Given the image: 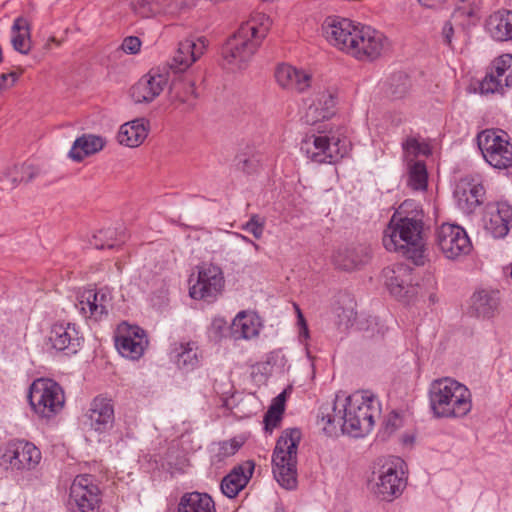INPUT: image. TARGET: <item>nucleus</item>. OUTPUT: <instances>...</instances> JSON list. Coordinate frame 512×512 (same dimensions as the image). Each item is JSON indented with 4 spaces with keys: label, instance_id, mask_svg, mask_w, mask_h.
I'll use <instances>...</instances> for the list:
<instances>
[{
    "label": "nucleus",
    "instance_id": "obj_5",
    "mask_svg": "<svg viewBox=\"0 0 512 512\" xmlns=\"http://www.w3.org/2000/svg\"><path fill=\"white\" fill-rule=\"evenodd\" d=\"M428 393L430 408L436 418H463L472 409L470 390L454 378L443 377L432 381Z\"/></svg>",
    "mask_w": 512,
    "mask_h": 512
},
{
    "label": "nucleus",
    "instance_id": "obj_40",
    "mask_svg": "<svg viewBox=\"0 0 512 512\" xmlns=\"http://www.w3.org/2000/svg\"><path fill=\"white\" fill-rule=\"evenodd\" d=\"M428 173L421 161L410 163L408 166L407 185L415 191H424L427 188Z\"/></svg>",
    "mask_w": 512,
    "mask_h": 512
},
{
    "label": "nucleus",
    "instance_id": "obj_15",
    "mask_svg": "<svg viewBox=\"0 0 512 512\" xmlns=\"http://www.w3.org/2000/svg\"><path fill=\"white\" fill-rule=\"evenodd\" d=\"M413 269L403 263L387 266L382 270V280L390 294L400 300H408L416 294Z\"/></svg>",
    "mask_w": 512,
    "mask_h": 512
},
{
    "label": "nucleus",
    "instance_id": "obj_30",
    "mask_svg": "<svg viewBox=\"0 0 512 512\" xmlns=\"http://www.w3.org/2000/svg\"><path fill=\"white\" fill-rule=\"evenodd\" d=\"M173 357L179 368L193 370L200 364L201 353L196 342H181L175 346Z\"/></svg>",
    "mask_w": 512,
    "mask_h": 512
},
{
    "label": "nucleus",
    "instance_id": "obj_9",
    "mask_svg": "<svg viewBox=\"0 0 512 512\" xmlns=\"http://www.w3.org/2000/svg\"><path fill=\"white\" fill-rule=\"evenodd\" d=\"M484 159L496 169L512 166V144L509 135L500 129H486L477 136Z\"/></svg>",
    "mask_w": 512,
    "mask_h": 512
},
{
    "label": "nucleus",
    "instance_id": "obj_31",
    "mask_svg": "<svg viewBox=\"0 0 512 512\" xmlns=\"http://www.w3.org/2000/svg\"><path fill=\"white\" fill-rule=\"evenodd\" d=\"M104 147V140L100 136L84 134L78 137L69 152V156L75 161H82L85 157L95 154Z\"/></svg>",
    "mask_w": 512,
    "mask_h": 512
},
{
    "label": "nucleus",
    "instance_id": "obj_22",
    "mask_svg": "<svg viewBox=\"0 0 512 512\" xmlns=\"http://www.w3.org/2000/svg\"><path fill=\"white\" fill-rule=\"evenodd\" d=\"M207 47L204 37L187 38L179 43L178 49L170 62L175 72H183L196 62Z\"/></svg>",
    "mask_w": 512,
    "mask_h": 512
},
{
    "label": "nucleus",
    "instance_id": "obj_50",
    "mask_svg": "<svg viewBox=\"0 0 512 512\" xmlns=\"http://www.w3.org/2000/svg\"><path fill=\"white\" fill-rule=\"evenodd\" d=\"M463 16H467L469 19H476L477 9L475 7L466 6L465 3H463L455 9L452 18L458 20Z\"/></svg>",
    "mask_w": 512,
    "mask_h": 512
},
{
    "label": "nucleus",
    "instance_id": "obj_46",
    "mask_svg": "<svg viewBox=\"0 0 512 512\" xmlns=\"http://www.w3.org/2000/svg\"><path fill=\"white\" fill-rule=\"evenodd\" d=\"M402 148L405 157L418 156L420 154L426 155L429 153L428 146L415 137H407L402 142Z\"/></svg>",
    "mask_w": 512,
    "mask_h": 512
},
{
    "label": "nucleus",
    "instance_id": "obj_39",
    "mask_svg": "<svg viewBox=\"0 0 512 512\" xmlns=\"http://www.w3.org/2000/svg\"><path fill=\"white\" fill-rule=\"evenodd\" d=\"M497 306V299L486 291L477 292L472 297V307L478 316L491 317Z\"/></svg>",
    "mask_w": 512,
    "mask_h": 512
},
{
    "label": "nucleus",
    "instance_id": "obj_6",
    "mask_svg": "<svg viewBox=\"0 0 512 512\" xmlns=\"http://www.w3.org/2000/svg\"><path fill=\"white\" fill-rule=\"evenodd\" d=\"M301 435L297 428L286 429L277 440L273 452V474L285 489H293L296 486L297 449Z\"/></svg>",
    "mask_w": 512,
    "mask_h": 512
},
{
    "label": "nucleus",
    "instance_id": "obj_3",
    "mask_svg": "<svg viewBox=\"0 0 512 512\" xmlns=\"http://www.w3.org/2000/svg\"><path fill=\"white\" fill-rule=\"evenodd\" d=\"M424 214L413 200H405L392 215L383 234L386 250L396 252L416 265L425 261Z\"/></svg>",
    "mask_w": 512,
    "mask_h": 512
},
{
    "label": "nucleus",
    "instance_id": "obj_32",
    "mask_svg": "<svg viewBox=\"0 0 512 512\" xmlns=\"http://www.w3.org/2000/svg\"><path fill=\"white\" fill-rule=\"evenodd\" d=\"M215 504L206 493H185L179 501L178 512H215Z\"/></svg>",
    "mask_w": 512,
    "mask_h": 512
},
{
    "label": "nucleus",
    "instance_id": "obj_44",
    "mask_svg": "<svg viewBox=\"0 0 512 512\" xmlns=\"http://www.w3.org/2000/svg\"><path fill=\"white\" fill-rule=\"evenodd\" d=\"M241 445L242 444L235 439L219 442L213 449V462H222L226 458L233 456Z\"/></svg>",
    "mask_w": 512,
    "mask_h": 512
},
{
    "label": "nucleus",
    "instance_id": "obj_36",
    "mask_svg": "<svg viewBox=\"0 0 512 512\" xmlns=\"http://www.w3.org/2000/svg\"><path fill=\"white\" fill-rule=\"evenodd\" d=\"M125 242V233L117 228H107L99 230L93 235L90 244L96 249H113Z\"/></svg>",
    "mask_w": 512,
    "mask_h": 512
},
{
    "label": "nucleus",
    "instance_id": "obj_51",
    "mask_svg": "<svg viewBox=\"0 0 512 512\" xmlns=\"http://www.w3.org/2000/svg\"><path fill=\"white\" fill-rule=\"evenodd\" d=\"M440 35L442 42L450 48H453L454 27L451 21L444 22Z\"/></svg>",
    "mask_w": 512,
    "mask_h": 512
},
{
    "label": "nucleus",
    "instance_id": "obj_28",
    "mask_svg": "<svg viewBox=\"0 0 512 512\" xmlns=\"http://www.w3.org/2000/svg\"><path fill=\"white\" fill-rule=\"evenodd\" d=\"M486 29L496 41L512 40V11L503 9L491 14L487 19Z\"/></svg>",
    "mask_w": 512,
    "mask_h": 512
},
{
    "label": "nucleus",
    "instance_id": "obj_13",
    "mask_svg": "<svg viewBox=\"0 0 512 512\" xmlns=\"http://www.w3.org/2000/svg\"><path fill=\"white\" fill-rule=\"evenodd\" d=\"M41 458L40 450L33 443L25 440L10 441L2 455L3 463L9 464L11 469L18 471L35 469Z\"/></svg>",
    "mask_w": 512,
    "mask_h": 512
},
{
    "label": "nucleus",
    "instance_id": "obj_47",
    "mask_svg": "<svg viewBox=\"0 0 512 512\" xmlns=\"http://www.w3.org/2000/svg\"><path fill=\"white\" fill-rule=\"evenodd\" d=\"M284 412V403L274 402L265 414L264 422L267 430L276 428Z\"/></svg>",
    "mask_w": 512,
    "mask_h": 512
},
{
    "label": "nucleus",
    "instance_id": "obj_14",
    "mask_svg": "<svg viewBox=\"0 0 512 512\" xmlns=\"http://www.w3.org/2000/svg\"><path fill=\"white\" fill-rule=\"evenodd\" d=\"M437 244L448 259H456L471 250V242L466 231L459 225L442 224L436 233Z\"/></svg>",
    "mask_w": 512,
    "mask_h": 512
},
{
    "label": "nucleus",
    "instance_id": "obj_4",
    "mask_svg": "<svg viewBox=\"0 0 512 512\" xmlns=\"http://www.w3.org/2000/svg\"><path fill=\"white\" fill-rule=\"evenodd\" d=\"M271 26L270 18L256 13L243 23L222 49L224 66L232 71L244 68L251 60Z\"/></svg>",
    "mask_w": 512,
    "mask_h": 512
},
{
    "label": "nucleus",
    "instance_id": "obj_27",
    "mask_svg": "<svg viewBox=\"0 0 512 512\" xmlns=\"http://www.w3.org/2000/svg\"><path fill=\"white\" fill-rule=\"evenodd\" d=\"M367 257V250L363 246H344L334 252L332 261L338 269L352 271L363 265Z\"/></svg>",
    "mask_w": 512,
    "mask_h": 512
},
{
    "label": "nucleus",
    "instance_id": "obj_58",
    "mask_svg": "<svg viewBox=\"0 0 512 512\" xmlns=\"http://www.w3.org/2000/svg\"><path fill=\"white\" fill-rule=\"evenodd\" d=\"M275 512H284V510L282 508H277Z\"/></svg>",
    "mask_w": 512,
    "mask_h": 512
},
{
    "label": "nucleus",
    "instance_id": "obj_34",
    "mask_svg": "<svg viewBox=\"0 0 512 512\" xmlns=\"http://www.w3.org/2000/svg\"><path fill=\"white\" fill-rule=\"evenodd\" d=\"M175 0H132L134 12L142 18H150L162 12H171Z\"/></svg>",
    "mask_w": 512,
    "mask_h": 512
},
{
    "label": "nucleus",
    "instance_id": "obj_18",
    "mask_svg": "<svg viewBox=\"0 0 512 512\" xmlns=\"http://www.w3.org/2000/svg\"><path fill=\"white\" fill-rule=\"evenodd\" d=\"M485 189L478 176L461 178L454 190L458 208L465 214L473 213L484 201Z\"/></svg>",
    "mask_w": 512,
    "mask_h": 512
},
{
    "label": "nucleus",
    "instance_id": "obj_55",
    "mask_svg": "<svg viewBox=\"0 0 512 512\" xmlns=\"http://www.w3.org/2000/svg\"><path fill=\"white\" fill-rule=\"evenodd\" d=\"M225 326L226 321L223 318H215L212 322V328L217 331H220Z\"/></svg>",
    "mask_w": 512,
    "mask_h": 512
},
{
    "label": "nucleus",
    "instance_id": "obj_35",
    "mask_svg": "<svg viewBox=\"0 0 512 512\" xmlns=\"http://www.w3.org/2000/svg\"><path fill=\"white\" fill-rule=\"evenodd\" d=\"M249 476L242 467L234 468L221 481V491L228 498H234L247 485Z\"/></svg>",
    "mask_w": 512,
    "mask_h": 512
},
{
    "label": "nucleus",
    "instance_id": "obj_19",
    "mask_svg": "<svg viewBox=\"0 0 512 512\" xmlns=\"http://www.w3.org/2000/svg\"><path fill=\"white\" fill-rule=\"evenodd\" d=\"M115 346L123 357L138 360L148 346V338L142 328L125 326L119 329L115 337Z\"/></svg>",
    "mask_w": 512,
    "mask_h": 512
},
{
    "label": "nucleus",
    "instance_id": "obj_24",
    "mask_svg": "<svg viewBox=\"0 0 512 512\" xmlns=\"http://www.w3.org/2000/svg\"><path fill=\"white\" fill-rule=\"evenodd\" d=\"M277 83L285 89L304 92L311 85V75L303 69L281 64L275 70Z\"/></svg>",
    "mask_w": 512,
    "mask_h": 512
},
{
    "label": "nucleus",
    "instance_id": "obj_57",
    "mask_svg": "<svg viewBox=\"0 0 512 512\" xmlns=\"http://www.w3.org/2000/svg\"><path fill=\"white\" fill-rule=\"evenodd\" d=\"M283 401H284V393H281V394H279V395L277 396V398H276V401H275V402H281V403H283Z\"/></svg>",
    "mask_w": 512,
    "mask_h": 512
},
{
    "label": "nucleus",
    "instance_id": "obj_2",
    "mask_svg": "<svg viewBox=\"0 0 512 512\" xmlns=\"http://www.w3.org/2000/svg\"><path fill=\"white\" fill-rule=\"evenodd\" d=\"M321 30L330 45L361 61L377 59L388 46L382 32L339 16L326 17Z\"/></svg>",
    "mask_w": 512,
    "mask_h": 512
},
{
    "label": "nucleus",
    "instance_id": "obj_37",
    "mask_svg": "<svg viewBox=\"0 0 512 512\" xmlns=\"http://www.w3.org/2000/svg\"><path fill=\"white\" fill-rule=\"evenodd\" d=\"M38 174V169L31 164H23L10 169L2 179L8 182L7 188H14L21 182H29Z\"/></svg>",
    "mask_w": 512,
    "mask_h": 512
},
{
    "label": "nucleus",
    "instance_id": "obj_1",
    "mask_svg": "<svg viewBox=\"0 0 512 512\" xmlns=\"http://www.w3.org/2000/svg\"><path fill=\"white\" fill-rule=\"evenodd\" d=\"M380 413V403L372 392L356 391L345 398L337 395L333 403L322 405L318 418L329 432L339 427L343 433L360 437L372 430Z\"/></svg>",
    "mask_w": 512,
    "mask_h": 512
},
{
    "label": "nucleus",
    "instance_id": "obj_42",
    "mask_svg": "<svg viewBox=\"0 0 512 512\" xmlns=\"http://www.w3.org/2000/svg\"><path fill=\"white\" fill-rule=\"evenodd\" d=\"M94 301L92 300V291L83 290L77 296L76 309L85 319L100 321L103 317H97L94 314Z\"/></svg>",
    "mask_w": 512,
    "mask_h": 512
},
{
    "label": "nucleus",
    "instance_id": "obj_10",
    "mask_svg": "<svg viewBox=\"0 0 512 512\" xmlns=\"http://www.w3.org/2000/svg\"><path fill=\"white\" fill-rule=\"evenodd\" d=\"M406 464L400 457H389L379 468L374 493L385 501L400 496L406 487Z\"/></svg>",
    "mask_w": 512,
    "mask_h": 512
},
{
    "label": "nucleus",
    "instance_id": "obj_38",
    "mask_svg": "<svg viewBox=\"0 0 512 512\" xmlns=\"http://www.w3.org/2000/svg\"><path fill=\"white\" fill-rule=\"evenodd\" d=\"M171 97L173 100L186 105L188 109L191 108L197 98L194 81L185 79L178 84H174L171 88Z\"/></svg>",
    "mask_w": 512,
    "mask_h": 512
},
{
    "label": "nucleus",
    "instance_id": "obj_29",
    "mask_svg": "<svg viewBox=\"0 0 512 512\" xmlns=\"http://www.w3.org/2000/svg\"><path fill=\"white\" fill-rule=\"evenodd\" d=\"M148 135V122L136 119L120 127L117 135L118 142L127 147H138Z\"/></svg>",
    "mask_w": 512,
    "mask_h": 512
},
{
    "label": "nucleus",
    "instance_id": "obj_25",
    "mask_svg": "<svg viewBox=\"0 0 512 512\" xmlns=\"http://www.w3.org/2000/svg\"><path fill=\"white\" fill-rule=\"evenodd\" d=\"M88 418L90 426L98 432H104L112 427L114 422V408L111 400L96 397L91 403Z\"/></svg>",
    "mask_w": 512,
    "mask_h": 512
},
{
    "label": "nucleus",
    "instance_id": "obj_48",
    "mask_svg": "<svg viewBox=\"0 0 512 512\" xmlns=\"http://www.w3.org/2000/svg\"><path fill=\"white\" fill-rule=\"evenodd\" d=\"M265 228V220L258 214H253L249 221L242 225L241 229L252 234L256 239H260Z\"/></svg>",
    "mask_w": 512,
    "mask_h": 512
},
{
    "label": "nucleus",
    "instance_id": "obj_20",
    "mask_svg": "<svg viewBox=\"0 0 512 512\" xmlns=\"http://www.w3.org/2000/svg\"><path fill=\"white\" fill-rule=\"evenodd\" d=\"M168 81L167 71L152 69L131 88V96L136 103L151 102L161 94Z\"/></svg>",
    "mask_w": 512,
    "mask_h": 512
},
{
    "label": "nucleus",
    "instance_id": "obj_54",
    "mask_svg": "<svg viewBox=\"0 0 512 512\" xmlns=\"http://www.w3.org/2000/svg\"><path fill=\"white\" fill-rule=\"evenodd\" d=\"M296 310H297V314H298V325L300 326L301 328V334L303 333L305 336H307L308 334V328H307V325H306V321L300 311V309L296 306Z\"/></svg>",
    "mask_w": 512,
    "mask_h": 512
},
{
    "label": "nucleus",
    "instance_id": "obj_33",
    "mask_svg": "<svg viewBox=\"0 0 512 512\" xmlns=\"http://www.w3.org/2000/svg\"><path fill=\"white\" fill-rule=\"evenodd\" d=\"M13 48L21 54H28L31 49L30 25L27 19L18 17L12 25Z\"/></svg>",
    "mask_w": 512,
    "mask_h": 512
},
{
    "label": "nucleus",
    "instance_id": "obj_21",
    "mask_svg": "<svg viewBox=\"0 0 512 512\" xmlns=\"http://www.w3.org/2000/svg\"><path fill=\"white\" fill-rule=\"evenodd\" d=\"M83 337L75 324L55 323L49 333V342L51 346L67 355L76 354L80 349Z\"/></svg>",
    "mask_w": 512,
    "mask_h": 512
},
{
    "label": "nucleus",
    "instance_id": "obj_11",
    "mask_svg": "<svg viewBox=\"0 0 512 512\" xmlns=\"http://www.w3.org/2000/svg\"><path fill=\"white\" fill-rule=\"evenodd\" d=\"M101 492L91 475H78L70 487L69 507L74 512H98Z\"/></svg>",
    "mask_w": 512,
    "mask_h": 512
},
{
    "label": "nucleus",
    "instance_id": "obj_16",
    "mask_svg": "<svg viewBox=\"0 0 512 512\" xmlns=\"http://www.w3.org/2000/svg\"><path fill=\"white\" fill-rule=\"evenodd\" d=\"M512 86V55L503 54L491 64L486 76L480 82L481 94L503 93Z\"/></svg>",
    "mask_w": 512,
    "mask_h": 512
},
{
    "label": "nucleus",
    "instance_id": "obj_43",
    "mask_svg": "<svg viewBox=\"0 0 512 512\" xmlns=\"http://www.w3.org/2000/svg\"><path fill=\"white\" fill-rule=\"evenodd\" d=\"M411 82L406 74L398 73L391 77L389 93L394 99L403 98L409 91Z\"/></svg>",
    "mask_w": 512,
    "mask_h": 512
},
{
    "label": "nucleus",
    "instance_id": "obj_52",
    "mask_svg": "<svg viewBox=\"0 0 512 512\" xmlns=\"http://www.w3.org/2000/svg\"><path fill=\"white\" fill-rule=\"evenodd\" d=\"M18 75L15 72L3 73L0 75V90H5L14 85Z\"/></svg>",
    "mask_w": 512,
    "mask_h": 512
},
{
    "label": "nucleus",
    "instance_id": "obj_49",
    "mask_svg": "<svg viewBox=\"0 0 512 512\" xmlns=\"http://www.w3.org/2000/svg\"><path fill=\"white\" fill-rule=\"evenodd\" d=\"M121 48L127 54H137L141 48V40L136 36H128L123 40Z\"/></svg>",
    "mask_w": 512,
    "mask_h": 512
},
{
    "label": "nucleus",
    "instance_id": "obj_56",
    "mask_svg": "<svg viewBox=\"0 0 512 512\" xmlns=\"http://www.w3.org/2000/svg\"><path fill=\"white\" fill-rule=\"evenodd\" d=\"M235 237L241 239L243 242L245 243H248V244H251L253 245V247L258 250L259 249V245L257 243H255L254 241H252L250 238H248L247 236L245 235H242L240 233H234L233 234Z\"/></svg>",
    "mask_w": 512,
    "mask_h": 512
},
{
    "label": "nucleus",
    "instance_id": "obj_7",
    "mask_svg": "<svg viewBox=\"0 0 512 512\" xmlns=\"http://www.w3.org/2000/svg\"><path fill=\"white\" fill-rule=\"evenodd\" d=\"M349 141L341 134L329 131L307 135L301 142V151L313 162L334 164L349 152Z\"/></svg>",
    "mask_w": 512,
    "mask_h": 512
},
{
    "label": "nucleus",
    "instance_id": "obj_23",
    "mask_svg": "<svg viewBox=\"0 0 512 512\" xmlns=\"http://www.w3.org/2000/svg\"><path fill=\"white\" fill-rule=\"evenodd\" d=\"M336 99L331 91L324 90L315 94L302 119L308 125L331 118L335 114Z\"/></svg>",
    "mask_w": 512,
    "mask_h": 512
},
{
    "label": "nucleus",
    "instance_id": "obj_12",
    "mask_svg": "<svg viewBox=\"0 0 512 512\" xmlns=\"http://www.w3.org/2000/svg\"><path fill=\"white\" fill-rule=\"evenodd\" d=\"M224 275L220 267L204 263L198 268L197 281L190 287L193 299L214 301L223 291Z\"/></svg>",
    "mask_w": 512,
    "mask_h": 512
},
{
    "label": "nucleus",
    "instance_id": "obj_26",
    "mask_svg": "<svg viewBox=\"0 0 512 512\" xmlns=\"http://www.w3.org/2000/svg\"><path fill=\"white\" fill-rule=\"evenodd\" d=\"M262 323L254 313L239 312L231 324V335L235 340H251L259 336Z\"/></svg>",
    "mask_w": 512,
    "mask_h": 512
},
{
    "label": "nucleus",
    "instance_id": "obj_45",
    "mask_svg": "<svg viewBox=\"0 0 512 512\" xmlns=\"http://www.w3.org/2000/svg\"><path fill=\"white\" fill-rule=\"evenodd\" d=\"M260 163L259 156L248 153V152H241L235 157V165L238 170L251 174L254 173Z\"/></svg>",
    "mask_w": 512,
    "mask_h": 512
},
{
    "label": "nucleus",
    "instance_id": "obj_53",
    "mask_svg": "<svg viewBox=\"0 0 512 512\" xmlns=\"http://www.w3.org/2000/svg\"><path fill=\"white\" fill-rule=\"evenodd\" d=\"M399 425L400 418L398 417V415L396 413L391 414L386 422L387 429L391 427V431H394Z\"/></svg>",
    "mask_w": 512,
    "mask_h": 512
},
{
    "label": "nucleus",
    "instance_id": "obj_8",
    "mask_svg": "<svg viewBox=\"0 0 512 512\" xmlns=\"http://www.w3.org/2000/svg\"><path fill=\"white\" fill-rule=\"evenodd\" d=\"M28 400L37 415L50 419L63 409L65 395L62 387L54 380L39 378L30 385Z\"/></svg>",
    "mask_w": 512,
    "mask_h": 512
},
{
    "label": "nucleus",
    "instance_id": "obj_17",
    "mask_svg": "<svg viewBox=\"0 0 512 512\" xmlns=\"http://www.w3.org/2000/svg\"><path fill=\"white\" fill-rule=\"evenodd\" d=\"M482 220L488 234L495 239H502L512 228V206L507 202L488 203Z\"/></svg>",
    "mask_w": 512,
    "mask_h": 512
},
{
    "label": "nucleus",
    "instance_id": "obj_41",
    "mask_svg": "<svg viewBox=\"0 0 512 512\" xmlns=\"http://www.w3.org/2000/svg\"><path fill=\"white\" fill-rule=\"evenodd\" d=\"M88 291H92V300L94 303V314L97 317H104L108 315L109 307L112 302V293L111 291L104 287L100 289H87Z\"/></svg>",
    "mask_w": 512,
    "mask_h": 512
}]
</instances>
